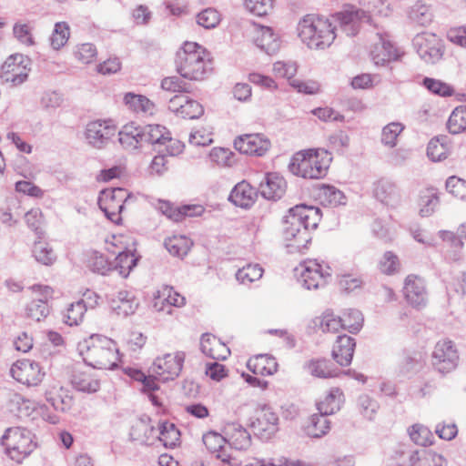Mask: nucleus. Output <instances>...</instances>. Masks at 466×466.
<instances>
[{
    "instance_id": "f03ea898",
    "label": "nucleus",
    "mask_w": 466,
    "mask_h": 466,
    "mask_svg": "<svg viewBox=\"0 0 466 466\" xmlns=\"http://www.w3.org/2000/svg\"><path fill=\"white\" fill-rule=\"evenodd\" d=\"M77 350L83 360L94 369L114 370L118 360L115 341L106 336L93 334L80 341Z\"/></svg>"
},
{
    "instance_id": "39448f33",
    "label": "nucleus",
    "mask_w": 466,
    "mask_h": 466,
    "mask_svg": "<svg viewBox=\"0 0 466 466\" xmlns=\"http://www.w3.org/2000/svg\"><path fill=\"white\" fill-rule=\"evenodd\" d=\"M175 64L177 73L189 80H203L212 71L211 61L205 58V50L197 43H185L177 52Z\"/></svg>"
},
{
    "instance_id": "de8ad7c7",
    "label": "nucleus",
    "mask_w": 466,
    "mask_h": 466,
    "mask_svg": "<svg viewBox=\"0 0 466 466\" xmlns=\"http://www.w3.org/2000/svg\"><path fill=\"white\" fill-rule=\"evenodd\" d=\"M32 252L35 260L46 266L52 265L56 258L54 250L44 242H35Z\"/></svg>"
},
{
    "instance_id": "a18cd8bd",
    "label": "nucleus",
    "mask_w": 466,
    "mask_h": 466,
    "mask_svg": "<svg viewBox=\"0 0 466 466\" xmlns=\"http://www.w3.org/2000/svg\"><path fill=\"white\" fill-rule=\"evenodd\" d=\"M263 358H254L248 361V370L255 375H273L278 370V363L276 360H269L268 366H263Z\"/></svg>"
},
{
    "instance_id": "f704fd0d",
    "label": "nucleus",
    "mask_w": 466,
    "mask_h": 466,
    "mask_svg": "<svg viewBox=\"0 0 466 466\" xmlns=\"http://www.w3.org/2000/svg\"><path fill=\"white\" fill-rule=\"evenodd\" d=\"M318 198L325 207L334 208L347 203V197L341 190L327 184H322L318 188Z\"/></svg>"
},
{
    "instance_id": "20e7f679",
    "label": "nucleus",
    "mask_w": 466,
    "mask_h": 466,
    "mask_svg": "<svg viewBox=\"0 0 466 466\" xmlns=\"http://www.w3.org/2000/svg\"><path fill=\"white\" fill-rule=\"evenodd\" d=\"M365 9L354 5L346 6L333 15L339 25V30L347 36H355L360 31L361 22H370V14L387 15L388 5L384 0H357Z\"/></svg>"
},
{
    "instance_id": "a211bd4d",
    "label": "nucleus",
    "mask_w": 466,
    "mask_h": 466,
    "mask_svg": "<svg viewBox=\"0 0 466 466\" xmlns=\"http://www.w3.org/2000/svg\"><path fill=\"white\" fill-rule=\"evenodd\" d=\"M377 37L378 41L374 43L370 51L373 63L379 66L398 60L400 56L399 50L388 39V35L378 33Z\"/></svg>"
},
{
    "instance_id": "58836bf2",
    "label": "nucleus",
    "mask_w": 466,
    "mask_h": 466,
    "mask_svg": "<svg viewBox=\"0 0 466 466\" xmlns=\"http://www.w3.org/2000/svg\"><path fill=\"white\" fill-rule=\"evenodd\" d=\"M124 102L135 112L152 114L154 104L147 96L127 93L124 96Z\"/></svg>"
},
{
    "instance_id": "ea45409f",
    "label": "nucleus",
    "mask_w": 466,
    "mask_h": 466,
    "mask_svg": "<svg viewBox=\"0 0 466 466\" xmlns=\"http://www.w3.org/2000/svg\"><path fill=\"white\" fill-rule=\"evenodd\" d=\"M447 128L453 135L466 130V106H459L451 112L448 119Z\"/></svg>"
},
{
    "instance_id": "9b49d317",
    "label": "nucleus",
    "mask_w": 466,
    "mask_h": 466,
    "mask_svg": "<svg viewBox=\"0 0 466 466\" xmlns=\"http://www.w3.org/2000/svg\"><path fill=\"white\" fill-rule=\"evenodd\" d=\"M412 44L420 57L426 63L434 64L442 56V42L433 33L418 34L413 38Z\"/></svg>"
},
{
    "instance_id": "9d476101",
    "label": "nucleus",
    "mask_w": 466,
    "mask_h": 466,
    "mask_svg": "<svg viewBox=\"0 0 466 466\" xmlns=\"http://www.w3.org/2000/svg\"><path fill=\"white\" fill-rule=\"evenodd\" d=\"M33 297L25 305V316L35 321H41L46 319L50 307L48 299L52 298L53 289L48 286L35 285L32 287Z\"/></svg>"
},
{
    "instance_id": "4c0bfd02",
    "label": "nucleus",
    "mask_w": 466,
    "mask_h": 466,
    "mask_svg": "<svg viewBox=\"0 0 466 466\" xmlns=\"http://www.w3.org/2000/svg\"><path fill=\"white\" fill-rule=\"evenodd\" d=\"M408 17L415 25L427 26L432 22L433 15L430 6L418 1L409 10Z\"/></svg>"
},
{
    "instance_id": "49530a36",
    "label": "nucleus",
    "mask_w": 466,
    "mask_h": 466,
    "mask_svg": "<svg viewBox=\"0 0 466 466\" xmlns=\"http://www.w3.org/2000/svg\"><path fill=\"white\" fill-rule=\"evenodd\" d=\"M404 126L400 122H391L385 126L381 132V143L389 147L397 145V138L403 131Z\"/></svg>"
},
{
    "instance_id": "1a4fd4ad",
    "label": "nucleus",
    "mask_w": 466,
    "mask_h": 466,
    "mask_svg": "<svg viewBox=\"0 0 466 466\" xmlns=\"http://www.w3.org/2000/svg\"><path fill=\"white\" fill-rule=\"evenodd\" d=\"M101 195L98 201L100 209L110 221L119 224L122 219L120 214L125 204L132 198L131 194L124 188L116 187L103 190Z\"/></svg>"
},
{
    "instance_id": "f3484780",
    "label": "nucleus",
    "mask_w": 466,
    "mask_h": 466,
    "mask_svg": "<svg viewBox=\"0 0 466 466\" xmlns=\"http://www.w3.org/2000/svg\"><path fill=\"white\" fill-rule=\"evenodd\" d=\"M270 141L261 134H245L234 140V147L242 154L264 156L270 148Z\"/></svg>"
},
{
    "instance_id": "0e129e2a",
    "label": "nucleus",
    "mask_w": 466,
    "mask_h": 466,
    "mask_svg": "<svg viewBox=\"0 0 466 466\" xmlns=\"http://www.w3.org/2000/svg\"><path fill=\"white\" fill-rule=\"evenodd\" d=\"M161 87L164 90L170 92L187 93L189 92L190 85L183 81L178 76H173L165 77L161 81Z\"/></svg>"
},
{
    "instance_id": "09e8293b",
    "label": "nucleus",
    "mask_w": 466,
    "mask_h": 466,
    "mask_svg": "<svg viewBox=\"0 0 466 466\" xmlns=\"http://www.w3.org/2000/svg\"><path fill=\"white\" fill-rule=\"evenodd\" d=\"M263 269L258 264H248L236 273L237 279L243 284L251 283L262 277Z\"/></svg>"
},
{
    "instance_id": "4468645a",
    "label": "nucleus",
    "mask_w": 466,
    "mask_h": 466,
    "mask_svg": "<svg viewBox=\"0 0 466 466\" xmlns=\"http://www.w3.org/2000/svg\"><path fill=\"white\" fill-rule=\"evenodd\" d=\"M185 360V353L177 352L175 355L166 354L162 358H157L150 367L153 374L159 376L164 381L174 380L182 370Z\"/></svg>"
},
{
    "instance_id": "6ab92c4d",
    "label": "nucleus",
    "mask_w": 466,
    "mask_h": 466,
    "mask_svg": "<svg viewBox=\"0 0 466 466\" xmlns=\"http://www.w3.org/2000/svg\"><path fill=\"white\" fill-rule=\"evenodd\" d=\"M303 271L300 275V281L307 289H317L325 286L326 278L329 273H324L321 265L317 260H309L303 265Z\"/></svg>"
},
{
    "instance_id": "e433bc0d",
    "label": "nucleus",
    "mask_w": 466,
    "mask_h": 466,
    "mask_svg": "<svg viewBox=\"0 0 466 466\" xmlns=\"http://www.w3.org/2000/svg\"><path fill=\"white\" fill-rule=\"evenodd\" d=\"M308 371L314 377L327 379L339 375L338 369L327 360H312L306 365Z\"/></svg>"
},
{
    "instance_id": "cd10ccee",
    "label": "nucleus",
    "mask_w": 466,
    "mask_h": 466,
    "mask_svg": "<svg viewBox=\"0 0 466 466\" xmlns=\"http://www.w3.org/2000/svg\"><path fill=\"white\" fill-rule=\"evenodd\" d=\"M404 296L406 300L415 308L425 306L427 293L421 279L408 276L404 285Z\"/></svg>"
},
{
    "instance_id": "37998d69",
    "label": "nucleus",
    "mask_w": 466,
    "mask_h": 466,
    "mask_svg": "<svg viewBox=\"0 0 466 466\" xmlns=\"http://www.w3.org/2000/svg\"><path fill=\"white\" fill-rule=\"evenodd\" d=\"M339 318L342 329L349 330L350 333H357L362 327L363 316L358 309H350Z\"/></svg>"
},
{
    "instance_id": "c9c22d12",
    "label": "nucleus",
    "mask_w": 466,
    "mask_h": 466,
    "mask_svg": "<svg viewBox=\"0 0 466 466\" xmlns=\"http://www.w3.org/2000/svg\"><path fill=\"white\" fill-rule=\"evenodd\" d=\"M344 402V395L339 388L330 389L325 399L317 404L318 410L326 415L339 411Z\"/></svg>"
},
{
    "instance_id": "dca6fc26",
    "label": "nucleus",
    "mask_w": 466,
    "mask_h": 466,
    "mask_svg": "<svg viewBox=\"0 0 466 466\" xmlns=\"http://www.w3.org/2000/svg\"><path fill=\"white\" fill-rule=\"evenodd\" d=\"M11 376L27 386L38 385L45 376L39 363L30 360H18L10 369Z\"/></svg>"
},
{
    "instance_id": "6e6552de",
    "label": "nucleus",
    "mask_w": 466,
    "mask_h": 466,
    "mask_svg": "<svg viewBox=\"0 0 466 466\" xmlns=\"http://www.w3.org/2000/svg\"><path fill=\"white\" fill-rule=\"evenodd\" d=\"M31 60L21 54L10 56L3 64L0 78L3 84L18 86L28 78L31 70Z\"/></svg>"
},
{
    "instance_id": "13d9d810",
    "label": "nucleus",
    "mask_w": 466,
    "mask_h": 466,
    "mask_svg": "<svg viewBox=\"0 0 466 466\" xmlns=\"http://www.w3.org/2000/svg\"><path fill=\"white\" fill-rule=\"evenodd\" d=\"M411 441L420 446H427L431 443L430 441L431 431L424 426L414 424L409 430Z\"/></svg>"
},
{
    "instance_id": "b1692460",
    "label": "nucleus",
    "mask_w": 466,
    "mask_h": 466,
    "mask_svg": "<svg viewBox=\"0 0 466 466\" xmlns=\"http://www.w3.org/2000/svg\"><path fill=\"white\" fill-rule=\"evenodd\" d=\"M356 347L355 339L348 335L338 336L332 350V357L342 367L349 366Z\"/></svg>"
},
{
    "instance_id": "72a5a7b5",
    "label": "nucleus",
    "mask_w": 466,
    "mask_h": 466,
    "mask_svg": "<svg viewBox=\"0 0 466 466\" xmlns=\"http://www.w3.org/2000/svg\"><path fill=\"white\" fill-rule=\"evenodd\" d=\"M330 420L322 413L313 414L309 417L304 425V432L310 438H321L330 430Z\"/></svg>"
},
{
    "instance_id": "680f3d73",
    "label": "nucleus",
    "mask_w": 466,
    "mask_h": 466,
    "mask_svg": "<svg viewBox=\"0 0 466 466\" xmlns=\"http://www.w3.org/2000/svg\"><path fill=\"white\" fill-rule=\"evenodd\" d=\"M156 208L169 219L175 222L182 221L180 207H174L172 203L158 199L155 204Z\"/></svg>"
},
{
    "instance_id": "c03bdc74",
    "label": "nucleus",
    "mask_w": 466,
    "mask_h": 466,
    "mask_svg": "<svg viewBox=\"0 0 466 466\" xmlns=\"http://www.w3.org/2000/svg\"><path fill=\"white\" fill-rule=\"evenodd\" d=\"M314 324L323 332H338L342 329L341 320L339 317H335L333 313L325 312L322 316L317 317L314 319Z\"/></svg>"
},
{
    "instance_id": "5701e85b",
    "label": "nucleus",
    "mask_w": 466,
    "mask_h": 466,
    "mask_svg": "<svg viewBox=\"0 0 466 466\" xmlns=\"http://www.w3.org/2000/svg\"><path fill=\"white\" fill-rule=\"evenodd\" d=\"M287 183L285 179L277 173H268L264 181L259 185L260 193L263 198L269 200L281 198L285 194Z\"/></svg>"
},
{
    "instance_id": "393cba45",
    "label": "nucleus",
    "mask_w": 466,
    "mask_h": 466,
    "mask_svg": "<svg viewBox=\"0 0 466 466\" xmlns=\"http://www.w3.org/2000/svg\"><path fill=\"white\" fill-rule=\"evenodd\" d=\"M141 133H143L141 126L134 122L128 123L118 131V141L124 149L135 150L145 145Z\"/></svg>"
},
{
    "instance_id": "8fccbe9b",
    "label": "nucleus",
    "mask_w": 466,
    "mask_h": 466,
    "mask_svg": "<svg viewBox=\"0 0 466 466\" xmlns=\"http://www.w3.org/2000/svg\"><path fill=\"white\" fill-rule=\"evenodd\" d=\"M179 431L176 428L175 424L164 422L160 426V441H163L166 447L173 448L179 441Z\"/></svg>"
},
{
    "instance_id": "bf43d9fd",
    "label": "nucleus",
    "mask_w": 466,
    "mask_h": 466,
    "mask_svg": "<svg viewBox=\"0 0 466 466\" xmlns=\"http://www.w3.org/2000/svg\"><path fill=\"white\" fill-rule=\"evenodd\" d=\"M446 189L454 197L466 198V180L456 176H451L446 180Z\"/></svg>"
},
{
    "instance_id": "6e6d98bb",
    "label": "nucleus",
    "mask_w": 466,
    "mask_h": 466,
    "mask_svg": "<svg viewBox=\"0 0 466 466\" xmlns=\"http://www.w3.org/2000/svg\"><path fill=\"white\" fill-rule=\"evenodd\" d=\"M423 86L432 94L439 95L441 96H451L453 92L451 86L434 78L425 77L423 79Z\"/></svg>"
},
{
    "instance_id": "4d7b16f0",
    "label": "nucleus",
    "mask_w": 466,
    "mask_h": 466,
    "mask_svg": "<svg viewBox=\"0 0 466 466\" xmlns=\"http://www.w3.org/2000/svg\"><path fill=\"white\" fill-rule=\"evenodd\" d=\"M203 114V106L186 96V103L183 105L180 116L183 118L196 119L200 117Z\"/></svg>"
},
{
    "instance_id": "a878e982",
    "label": "nucleus",
    "mask_w": 466,
    "mask_h": 466,
    "mask_svg": "<svg viewBox=\"0 0 466 466\" xmlns=\"http://www.w3.org/2000/svg\"><path fill=\"white\" fill-rule=\"evenodd\" d=\"M257 190L247 181L238 183L231 190L228 200L235 206L248 208L256 200Z\"/></svg>"
},
{
    "instance_id": "2f4dec72",
    "label": "nucleus",
    "mask_w": 466,
    "mask_h": 466,
    "mask_svg": "<svg viewBox=\"0 0 466 466\" xmlns=\"http://www.w3.org/2000/svg\"><path fill=\"white\" fill-rule=\"evenodd\" d=\"M46 400L56 410L66 412L73 406V397L69 390L63 387H53L46 391Z\"/></svg>"
},
{
    "instance_id": "423d86ee",
    "label": "nucleus",
    "mask_w": 466,
    "mask_h": 466,
    "mask_svg": "<svg viewBox=\"0 0 466 466\" xmlns=\"http://www.w3.org/2000/svg\"><path fill=\"white\" fill-rule=\"evenodd\" d=\"M331 161L330 154L324 149H308L297 152L289 164V170L295 176L308 179H319L326 176Z\"/></svg>"
},
{
    "instance_id": "c85d7f7f",
    "label": "nucleus",
    "mask_w": 466,
    "mask_h": 466,
    "mask_svg": "<svg viewBox=\"0 0 466 466\" xmlns=\"http://www.w3.org/2000/svg\"><path fill=\"white\" fill-rule=\"evenodd\" d=\"M200 350L203 354L213 360H225L230 353L224 343L208 333L201 336Z\"/></svg>"
},
{
    "instance_id": "79ce46f5",
    "label": "nucleus",
    "mask_w": 466,
    "mask_h": 466,
    "mask_svg": "<svg viewBox=\"0 0 466 466\" xmlns=\"http://www.w3.org/2000/svg\"><path fill=\"white\" fill-rule=\"evenodd\" d=\"M70 27L66 22H57L50 36V45L53 49L59 50L68 41Z\"/></svg>"
},
{
    "instance_id": "3c124183",
    "label": "nucleus",
    "mask_w": 466,
    "mask_h": 466,
    "mask_svg": "<svg viewBox=\"0 0 466 466\" xmlns=\"http://www.w3.org/2000/svg\"><path fill=\"white\" fill-rule=\"evenodd\" d=\"M274 0H244V5L251 14L264 16L273 8Z\"/></svg>"
},
{
    "instance_id": "ddd939ff",
    "label": "nucleus",
    "mask_w": 466,
    "mask_h": 466,
    "mask_svg": "<svg viewBox=\"0 0 466 466\" xmlns=\"http://www.w3.org/2000/svg\"><path fill=\"white\" fill-rule=\"evenodd\" d=\"M459 355L452 341H439L432 352V365L441 374L453 370L458 364Z\"/></svg>"
},
{
    "instance_id": "0eeeda50",
    "label": "nucleus",
    "mask_w": 466,
    "mask_h": 466,
    "mask_svg": "<svg viewBox=\"0 0 466 466\" xmlns=\"http://www.w3.org/2000/svg\"><path fill=\"white\" fill-rule=\"evenodd\" d=\"M1 444L8 457L18 463L36 448L31 431L24 428H8L1 437Z\"/></svg>"
},
{
    "instance_id": "774afa93",
    "label": "nucleus",
    "mask_w": 466,
    "mask_h": 466,
    "mask_svg": "<svg viewBox=\"0 0 466 466\" xmlns=\"http://www.w3.org/2000/svg\"><path fill=\"white\" fill-rule=\"evenodd\" d=\"M202 441L206 448L212 453H215L227 443V439L215 431H209L204 434Z\"/></svg>"
},
{
    "instance_id": "864d4df0",
    "label": "nucleus",
    "mask_w": 466,
    "mask_h": 466,
    "mask_svg": "<svg viewBox=\"0 0 466 466\" xmlns=\"http://www.w3.org/2000/svg\"><path fill=\"white\" fill-rule=\"evenodd\" d=\"M96 46L91 43H85L76 46L74 51L75 57L83 64H90L96 57Z\"/></svg>"
},
{
    "instance_id": "473e14b6",
    "label": "nucleus",
    "mask_w": 466,
    "mask_h": 466,
    "mask_svg": "<svg viewBox=\"0 0 466 466\" xmlns=\"http://www.w3.org/2000/svg\"><path fill=\"white\" fill-rule=\"evenodd\" d=\"M144 144H150L155 148L160 147L171 141L170 132L161 125H147L142 127Z\"/></svg>"
},
{
    "instance_id": "5fc2aeb1",
    "label": "nucleus",
    "mask_w": 466,
    "mask_h": 466,
    "mask_svg": "<svg viewBox=\"0 0 466 466\" xmlns=\"http://www.w3.org/2000/svg\"><path fill=\"white\" fill-rule=\"evenodd\" d=\"M357 405L360 413L370 420L372 419L379 409L378 402L367 394H361L359 396Z\"/></svg>"
},
{
    "instance_id": "69168bd1",
    "label": "nucleus",
    "mask_w": 466,
    "mask_h": 466,
    "mask_svg": "<svg viewBox=\"0 0 466 466\" xmlns=\"http://www.w3.org/2000/svg\"><path fill=\"white\" fill-rule=\"evenodd\" d=\"M427 156L433 161H441L447 157V148L438 138H432L427 146Z\"/></svg>"
},
{
    "instance_id": "2eb2a0df",
    "label": "nucleus",
    "mask_w": 466,
    "mask_h": 466,
    "mask_svg": "<svg viewBox=\"0 0 466 466\" xmlns=\"http://www.w3.org/2000/svg\"><path fill=\"white\" fill-rule=\"evenodd\" d=\"M116 132V127L111 120H95L86 125L85 135L89 145L96 148H102Z\"/></svg>"
},
{
    "instance_id": "7c9ffc66",
    "label": "nucleus",
    "mask_w": 466,
    "mask_h": 466,
    "mask_svg": "<svg viewBox=\"0 0 466 466\" xmlns=\"http://www.w3.org/2000/svg\"><path fill=\"white\" fill-rule=\"evenodd\" d=\"M255 43L258 47L268 55L277 53L281 45L279 35L276 34L271 27L264 25L259 27L258 35L255 38Z\"/></svg>"
},
{
    "instance_id": "f8f14e48",
    "label": "nucleus",
    "mask_w": 466,
    "mask_h": 466,
    "mask_svg": "<svg viewBox=\"0 0 466 466\" xmlns=\"http://www.w3.org/2000/svg\"><path fill=\"white\" fill-rule=\"evenodd\" d=\"M254 434L262 441L270 440L279 431V417L268 405H263L251 422Z\"/></svg>"
},
{
    "instance_id": "a19ab883",
    "label": "nucleus",
    "mask_w": 466,
    "mask_h": 466,
    "mask_svg": "<svg viewBox=\"0 0 466 466\" xmlns=\"http://www.w3.org/2000/svg\"><path fill=\"white\" fill-rule=\"evenodd\" d=\"M137 262V258L135 257L134 253L129 250L121 251L116 257L115 266L113 268H116L119 270L120 275L127 278L132 268L136 267Z\"/></svg>"
},
{
    "instance_id": "7ed1b4c3",
    "label": "nucleus",
    "mask_w": 466,
    "mask_h": 466,
    "mask_svg": "<svg viewBox=\"0 0 466 466\" xmlns=\"http://www.w3.org/2000/svg\"><path fill=\"white\" fill-rule=\"evenodd\" d=\"M331 19L314 15H305L298 25L299 36L310 49H325L334 42L339 25Z\"/></svg>"
},
{
    "instance_id": "603ef678",
    "label": "nucleus",
    "mask_w": 466,
    "mask_h": 466,
    "mask_svg": "<svg viewBox=\"0 0 466 466\" xmlns=\"http://www.w3.org/2000/svg\"><path fill=\"white\" fill-rule=\"evenodd\" d=\"M219 22L220 15L213 8H207L197 15V23L206 29L216 27Z\"/></svg>"
},
{
    "instance_id": "412c9836",
    "label": "nucleus",
    "mask_w": 466,
    "mask_h": 466,
    "mask_svg": "<svg viewBox=\"0 0 466 466\" xmlns=\"http://www.w3.org/2000/svg\"><path fill=\"white\" fill-rule=\"evenodd\" d=\"M374 197L382 204L395 208L400 203V193L396 184L387 178H381L374 184Z\"/></svg>"
},
{
    "instance_id": "c756f323",
    "label": "nucleus",
    "mask_w": 466,
    "mask_h": 466,
    "mask_svg": "<svg viewBox=\"0 0 466 466\" xmlns=\"http://www.w3.org/2000/svg\"><path fill=\"white\" fill-rule=\"evenodd\" d=\"M225 432L228 436L227 442L235 450L244 451L251 445L249 432L238 423L228 424L225 429Z\"/></svg>"
},
{
    "instance_id": "338daca9",
    "label": "nucleus",
    "mask_w": 466,
    "mask_h": 466,
    "mask_svg": "<svg viewBox=\"0 0 466 466\" xmlns=\"http://www.w3.org/2000/svg\"><path fill=\"white\" fill-rule=\"evenodd\" d=\"M90 268L93 272L106 275L113 269V266L103 254L94 252L90 258Z\"/></svg>"
},
{
    "instance_id": "f257e3e1",
    "label": "nucleus",
    "mask_w": 466,
    "mask_h": 466,
    "mask_svg": "<svg viewBox=\"0 0 466 466\" xmlns=\"http://www.w3.org/2000/svg\"><path fill=\"white\" fill-rule=\"evenodd\" d=\"M320 218V209L316 207L301 204L289 208L283 218V237L287 247L298 252L307 248Z\"/></svg>"
},
{
    "instance_id": "4be33fe9",
    "label": "nucleus",
    "mask_w": 466,
    "mask_h": 466,
    "mask_svg": "<svg viewBox=\"0 0 466 466\" xmlns=\"http://www.w3.org/2000/svg\"><path fill=\"white\" fill-rule=\"evenodd\" d=\"M139 300L127 290H120L110 300L111 309L119 317H127L136 312Z\"/></svg>"
},
{
    "instance_id": "e2e57ef3",
    "label": "nucleus",
    "mask_w": 466,
    "mask_h": 466,
    "mask_svg": "<svg viewBox=\"0 0 466 466\" xmlns=\"http://www.w3.org/2000/svg\"><path fill=\"white\" fill-rule=\"evenodd\" d=\"M165 247L171 255L177 257H183L187 255L188 251L187 240L182 237H174L166 240Z\"/></svg>"
},
{
    "instance_id": "aec40b11",
    "label": "nucleus",
    "mask_w": 466,
    "mask_h": 466,
    "mask_svg": "<svg viewBox=\"0 0 466 466\" xmlns=\"http://www.w3.org/2000/svg\"><path fill=\"white\" fill-rule=\"evenodd\" d=\"M86 299H79L68 307L65 314V322L69 326L78 325L84 318L88 308H94L96 305L98 296L95 292H87L84 295Z\"/></svg>"
},
{
    "instance_id": "bb28decb",
    "label": "nucleus",
    "mask_w": 466,
    "mask_h": 466,
    "mask_svg": "<svg viewBox=\"0 0 466 466\" xmlns=\"http://www.w3.org/2000/svg\"><path fill=\"white\" fill-rule=\"evenodd\" d=\"M71 384L75 390L84 393H95L100 389V380L92 370H75Z\"/></svg>"
},
{
    "instance_id": "052dcab7",
    "label": "nucleus",
    "mask_w": 466,
    "mask_h": 466,
    "mask_svg": "<svg viewBox=\"0 0 466 466\" xmlns=\"http://www.w3.org/2000/svg\"><path fill=\"white\" fill-rule=\"evenodd\" d=\"M380 270L386 275H392L399 270L400 262L398 257L391 251L384 253L379 264Z\"/></svg>"
}]
</instances>
